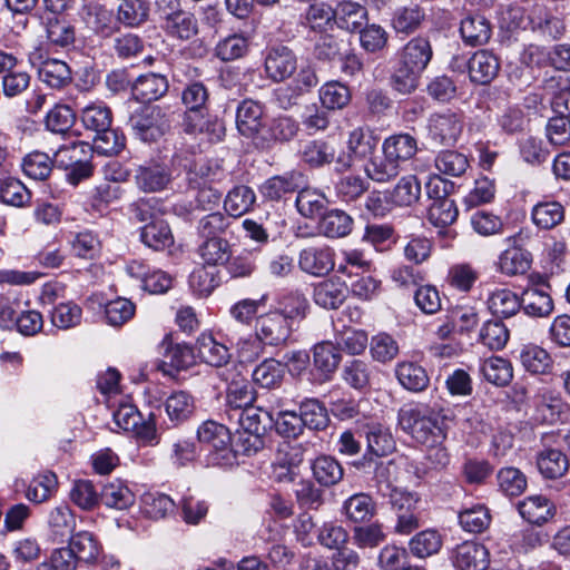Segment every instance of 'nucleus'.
Segmentation results:
<instances>
[{"label":"nucleus","instance_id":"39","mask_svg":"<svg viewBox=\"0 0 570 570\" xmlns=\"http://www.w3.org/2000/svg\"><path fill=\"white\" fill-rule=\"evenodd\" d=\"M313 478L322 487H333L344 476V470L341 463L330 455H320L311 464Z\"/></svg>","mask_w":570,"mask_h":570},{"label":"nucleus","instance_id":"19","mask_svg":"<svg viewBox=\"0 0 570 570\" xmlns=\"http://www.w3.org/2000/svg\"><path fill=\"white\" fill-rule=\"evenodd\" d=\"M171 180V174L167 165L149 161L140 165L135 170L137 187L146 193H155L165 189Z\"/></svg>","mask_w":570,"mask_h":570},{"label":"nucleus","instance_id":"32","mask_svg":"<svg viewBox=\"0 0 570 570\" xmlns=\"http://www.w3.org/2000/svg\"><path fill=\"white\" fill-rule=\"evenodd\" d=\"M45 24L47 38L53 46L69 48L75 43V26L65 16L49 14Z\"/></svg>","mask_w":570,"mask_h":570},{"label":"nucleus","instance_id":"8","mask_svg":"<svg viewBox=\"0 0 570 570\" xmlns=\"http://www.w3.org/2000/svg\"><path fill=\"white\" fill-rule=\"evenodd\" d=\"M390 503L396 517L394 531L397 534H410L422 525L419 499L412 493L394 492Z\"/></svg>","mask_w":570,"mask_h":570},{"label":"nucleus","instance_id":"35","mask_svg":"<svg viewBox=\"0 0 570 570\" xmlns=\"http://www.w3.org/2000/svg\"><path fill=\"white\" fill-rule=\"evenodd\" d=\"M518 510L529 523L542 525L553 517V504L542 495L528 497L519 502Z\"/></svg>","mask_w":570,"mask_h":570},{"label":"nucleus","instance_id":"41","mask_svg":"<svg viewBox=\"0 0 570 570\" xmlns=\"http://www.w3.org/2000/svg\"><path fill=\"white\" fill-rule=\"evenodd\" d=\"M399 383L411 392H422L430 383L424 367L414 362H401L395 367Z\"/></svg>","mask_w":570,"mask_h":570},{"label":"nucleus","instance_id":"34","mask_svg":"<svg viewBox=\"0 0 570 570\" xmlns=\"http://www.w3.org/2000/svg\"><path fill=\"white\" fill-rule=\"evenodd\" d=\"M521 308L531 317H547L553 311V301L551 295L541 288H527L521 297Z\"/></svg>","mask_w":570,"mask_h":570},{"label":"nucleus","instance_id":"40","mask_svg":"<svg viewBox=\"0 0 570 570\" xmlns=\"http://www.w3.org/2000/svg\"><path fill=\"white\" fill-rule=\"evenodd\" d=\"M99 501L106 507L125 510L135 503V494L124 481L116 479L106 483L99 493Z\"/></svg>","mask_w":570,"mask_h":570},{"label":"nucleus","instance_id":"42","mask_svg":"<svg viewBox=\"0 0 570 570\" xmlns=\"http://www.w3.org/2000/svg\"><path fill=\"white\" fill-rule=\"evenodd\" d=\"M537 465L546 479H558L566 474L569 469L567 455L558 449H546L539 452Z\"/></svg>","mask_w":570,"mask_h":570},{"label":"nucleus","instance_id":"1","mask_svg":"<svg viewBox=\"0 0 570 570\" xmlns=\"http://www.w3.org/2000/svg\"><path fill=\"white\" fill-rule=\"evenodd\" d=\"M186 170V183L189 191V210H214L218 207L223 193L214 183L223 174L218 166L186 159L183 164Z\"/></svg>","mask_w":570,"mask_h":570},{"label":"nucleus","instance_id":"50","mask_svg":"<svg viewBox=\"0 0 570 570\" xmlns=\"http://www.w3.org/2000/svg\"><path fill=\"white\" fill-rule=\"evenodd\" d=\"M234 220L220 212L210 213L199 219L197 235L200 239L224 238L229 232Z\"/></svg>","mask_w":570,"mask_h":570},{"label":"nucleus","instance_id":"62","mask_svg":"<svg viewBox=\"0 0 570 570\" xmlns=\"http://www.w3.org/2000/svg\"><path fill=\"white\" fill-rule=\"evenodd\" d=\"M148 17L149 3L146 0H126L117 12V20L128 27L140 26Z\"/></svg>","mask_w":570,"mask_h":570},{"label":"nucleus","instance_id":"11","mask_svg":"<svg viewBox=\"0 0 570 570\" xmlns=\"http://www.w3.org/2000/svg\"><path fill=\"white\" fill-rule=\"evenodd\" d=\"M451 560L456 570H488L490 552L482 543L468 540L452 550Z\"/></svg>","mask_w":570,"mask_h":570},{"label":"nucleus","instance_id":"15","mask_svg":"<svg viewBox=\"0 0 570 570\" xmlns=\"http://www.w3.org/2000/svg\"><path fill=\"white\" fill-rule=\"evenodd\" d=\"M264 107L252 99L243 100L236 112V126L239 134L252 139L255 147L257 138L266 122H263Z\"/></svg>","mask_w":570,"mask_h":570},{"label":"nucleus","instance_id":"26","mask_svg":"<svg viewBox=\"0 0 570 570\" xmlns=\"http://www.w3.org/2000/svg\"><path fill=\"white\" fill-rule=\"evenodd\" d=\"M347 297V286L340 278L317 283L313 289L315 304L326 309H337Z\"/></svg>","mask_w":570,"mask_h":570},{"label":"nucleus","instance_id":"58","mask_svg":"<svg viewBox=\"0 0 570 570\" xmlns=\"http://www.w3.org/2000/svg\"><path fill=\"white\" fill-rule=\"evenodd\" d=\"M165 407L171 422L181 423L193 415L195 401L189 393L177 391L166 400Z\"/></svg>","mask_w":570,"mask_h":570},{"label":"nucleus","instance_id":"30","mask_svg":"<svg viewBox=\"0 0 570 570\" xmlns=\"http://www.w3.org/2000/svg\"><path fill=\"white\" fill-rule=\"evenodd\" d=\"M367 23V10L353 1H341L335 7V24L350 32L361 30Z\"/></svg>","mask_w":570,"mask_h":570},{"label":"nucleus","instance_id":"28","mask_svg":"<svg viewBox=\"0 0 570 570\" xmlns=\"http://www.w3.org/2000/svg\"><path fill=\"white\" fill-rule=\"evenodd\" d=\"M255 400V393L250 383L238 374L230 379L226 393V406L230 413L229 420H234V415L245 407L252 406Z\"/></svg>","mask_w":570,"mask_h":570},{"label":"nucleus","instance_id":"47","mask_svg":"<svg viewBox=\"0 0 570 570\" xmlns=\"http://www.w3.org/2000/svg\"><path fill=\"white\" fill-rule=\"evenodd\" d=\"M348 42L338 35L322 32L314 45V57L320 61L342 59Z\"/></svg>","mask_w":570,"mask_h":570},{"label":"nucleus","instance_id":"38","mask_svg":"<svg viewBox=\"0 0 570 570\" xmlns=\"http://www.w3.org/2000/svg\"><path fill=\"white\" fill-rule=\"evenodd\" d=\"M39 79L53 89H61L68 86L72 80V73L69 66L58 59H47L38 68Z\"/></svg>","mask_w":570,"mask_h":570},{"label":"nucleus","instance_id":"9","mask_svg":"<svg viewBox=\"0 0 570 570\" xmlns=\"http://www.w3.org/2000/svg\"><path fill=\"white\" fill-rule=\"evenodd\" d=\"M429 136L439 146H454L463 130V119L460 114H434L429 119Z\"/></svg>","mask_w":570,"mask_h":570},{"label":"nucleus","instance_id":"4","mask_svg":"<svg viewBox=\"0 0 570 570\" xmlns=\"http://www.w3.org/2000/svg\"><path fill=\"white\" fill-rule=\"evenodd\" d=\"M197 438L208 448L209 464L217 466L234 464L236 455L232 448V435L225 425L207 421L198 428Z\"/></svg>","mask_w":570,"mask_h":570},{"label":"nucleus","instance_id":"20","mask_svg":"<svg viewBox=\"0 0 570 570\" xmlns=\"http://www.w3.org/2000/svg\"><path fill=\"white\" fill-rule=\"evenodd\" d=\"M469 76L472 82L479 85L490 83L499 73L500 60L489 50H479L468 62Z\"/></svg>","mask_w":570,"mask_h":570},{"label":"nucleus","instance_id":"12","mask_svg":"<svg viewBox=\"0 0 570 570\" xmlns=\"http://www.w3.org/2000/svg\"><path fill=\"white\" fill-rule=\"evenodd\" d=\"M299 130L298 122L289 116H279L266 122L257 138L256 148L271 149L277 142H287L296 137Z\"/></svg>","mask_w":570,"mask_h":570},{"label":"nucleus","instance_id":"55","mask_svg":"<svg viewBox=\"0 0 570 570\" xmlns=\"http://www.w3.org/2000/svg\"><path fill=\"white\" fill-rule=\"evenodd\" d=\"M125 141V136L109 126L108 129L94 134L92 145H90L91 153L96 151L104 156L118 155L124 149Z\"/></svg>","mask_w":570,"mask_h":570},{"label":"nucleus","instance_id":"59","mask_svg":"<svg viewBox=\"0 0 570 570\" xmlns=\"http://www.w3.org/2000/svg\"><path fill=\"white\" fill-rule=\"evenodd\" d=\"M299 414L304 426L321 431L328 425L327 410L322 402L316 399H306L299 405Z\"/></svg>","mask_w":570,"mask_h":570},{"label":"nucleus","instance_id":"23","mask_svg":"<svg viewBox=\"0 0 570 570\" xmlns=\"http://www.w3.org/2000/svg\"><path fill=\"white\" fill-rule=\"evenodd\" d=\"M433 57L431 42L428 38H412L402 49L400 62L423 72Z\"/></svg>","mask_w":570,"mask_h":570},{"label":"nucleus","instance_id":"17","mask_svg":"<svg viewBox=\"0 0 570 570\" xmlns=\"http://www.w3.org/2000/svg\"><path fill=\"white\" fill-rule=\"evenodd\" d=\"M166 351L158 368L166 375L175 376L176 373L187 370L195 363L194 350L185 343L173 344L170 337L163 341Z\"/></svg>","mask_w":570,"mask_h":570},{"label":"nucleus","instance_id":"51","mask_svg":"<svg viewBox=\"0 0 570 570\" xmlns=\"http://www.w3.org/2000/svg\"><path fill=\"white\" fill-rule=\"evenodd\" d=\"M80 119L86 130L96 134L111 126L112 112L104 102H92L81 110Z\"/></svg>","mask_w":570,"mask_h":570},{"label":"nucleus","instance_id":"10","mask_svg":"<svg viewBox=\"0 0 570 570\" xmlns=\"http://www.w3.org/2000/svg\"><path fill=\"white\" fill-rule=\"evenodd\" d=\"M377 139L368 130L356 128L351 131L347 146L348 153L340 151L336 157V171L348 170L353 165V156L366 158L372 155Z\"/></svg>","mask_w":570,"mask_h":570},{"label":"nucleus","instance_id":"25","mask_svg":"<svg viewBox=\"0 0 570 570\" xmlns=\"http://www.w3.org/2000/svg\"><path fill=\"white\" fill-rule=\"evenodd\" d=\"M508 242L513 243V245L504 249L500 255L498 263L499 271L508 276L525 274L531 267V253L517 246L515 237L508 238Z\"/></svg>","mask_w":570,"mask_h":570},{"label":"nucleus","instance_id":"21","mask_svg":"<svg viewBox=\"0 0 570 570\" xmlns=\"http://www.w3.org/2000/svg\"><path fill=\"white\" fill-rule=\"evenodd\" d=\"M535 411L540 420L548 424L566 422L570 417V405L552 392L535 396Z\"/></svg>","mask_w":570,"mask_h":570},{"label":"nucleus","instance_id":"27","mask_svg":"<svg viewBox=\"0 0 570 570\" xmlns=\"http://www.w3.org/2000/svg\"><path fill=\"white\" fill-rule=\"evenodd\" d=\"M301 159L313 168H320L336 163L337 153L335 146L326 140L315 139L301 144Z\"/></svg>","mask_w":570,"mask_h":570},{"label":"nucleus","instance_id":"22","mask_svg":"<svg viewBox=\"0 0 570 570\" xmlns=\"http://www.w3.org/2000/svg\"><path fill=\"white\" fill-rule=\"evenodd\" d=\"M281 313L293 326L303 321L309 309L307 297L298 289H292L281 294L276 299V306L272 308Z\"/></svg>","mask_w":570,"mask_h":570},{"label":"nucleus","instance_id":"43","mask_svg":"<svg viewBox=\"0 0 570 570\" xmlns=\"http://www.w3.org/2000/svg\"><path fill=\"white\" fill-rule=\"evenodd\" d=\"M141 242L154 250H164L174 243L169 225L164 219H156L141 227Z\"/></svg>","mask_w":570,"mask_h":570},{"label":"nucleus","instance_id":"56","mask_svg":"<svg viewBox=\"0 0 570 570\" xmlns=\"http://www.w3.org/2000/svg\"><path fill=\"white\" fill-rule=\"evenodd\" d=\"M249 48V40L240 33H233L220 39L215 47V56L222 61H234L243 58Z\"/></svg>","mask_w":570,"mask_h":570},{"label":"nucleus","instance_id":"36","mask_svg":"<svg viewBox=\"0 0 570 570\" xmlns=\"http://www.w3.org/2000/svg\"><path fill=\"white\" fill-rule=\"evenodd\" d=\"M160 28L168 37L187 41L197 36L198 21L193 12L185 9L174 18L167 20Z\"/></svg>","mask_w":570,"mask_h":570},{"label":"nucleus","instance_id":"24","mask_svg":"<svg viewBox=\"0 0 570 570\" xmlns=\"http://www.w3.org/2000/svg\"><path fill=\"white\" fill-rule=\"evenodd\" d=\"M131 89L136 99L141 101H155L167 94L169 82L167 77L163 73L148 72L139 76L134 81Z\"/></svg>","mask_w":570,"mask_h":570},{"label":"nucleus","instance_id":"16","mask_svg":"<svg viewBox=\"0 0 570 570\" xmlns=\"http://www.w3.org/2000/svg\"><path fill=\"white\" fill-rule=\"evenodd\" d=\"M244 434H252V446H264L263 436L267 431V426L272 423V416L268 412L249 406L239 411L234 415Z\"/></svg>","mask_w":570,"mask_h":570},{"label":"nucleus","instance_id":"33","mask_svg":"<svg viewBox=\"0 0 570 570\" xmlns=\"http://www.w3.org/2000/svg\"><path fill=\"white\" fill-rule=\"evenodd\" d=\"M460 33L466 45H485L492 33L490 22L481 14H470L461 21Z\"/></svg>","mask_w":570,"mask_h":570},{"label":"nucleus","instance_id":"44","mask_svg":"<svg viewBox=\"0 0 570 570\" xmlns=\"http://www.w3.org/2000/svg\"><path fill=\"white\" fill-rule=\"evenodd\" d=\"M521 305L520 297L509 288H495L488 297V307L491 313L505 318L515 315Z\"/></svg>","mask_w":570,"mask_h":570},{"label":"nucleus","instance_id":"2","mask_svg":"<svg viewBox=\"0 0 570 570\" xmlns=\"http://www.w3.org/2000/svg\"><path fill=\"white\" fill-rule=\"evenodd\" d=\"M397 423L404 432L422 444H438L445 438L443 422L428 407L410 405L400 409Z\"/></svg>","mask_w":570,"mask_h":570},{"label":"nucleus","instance_id":"48","mask_svg":"<svg viewBox=\"0 0 570 570\" xmlns=\"http://www.w3.org/2000/svg\"><path fill=\"white\" fill-rule=\"evenodd\" d=\"M204 265H225L232 257V246L225 238L203 240L197 249Z\"/></svg>","mask_w":570,"mask_h":570},{"label":"nucleus","instance_id":"7","mask_svg":"<svg viewBox=\"0 0 570 570\" xmlns=\"http://www.w3.org/2000/svg\"><path fill=\"white\" fill-rule=\"evenodd\" d=\"M367 451L363 456L353 462V466L362 472L370 474L374 459H381L395 450V441L389 429L381 424L368 426L366 431Z\"/></svg>","mask_w":570,"mask_h":570},{"label":"nucleus","instance_id":"31","mask_svg":"<svg viewBox=\"0 0 570 570\" xmlns=\"http://www.w3.org/2000/svg\"><path fill=\"white\" fill-rule=\"evenodd\" d=\"M342 512L348 521L364 523L376 514V504L370 494L360 492L343 502Z\"/></svg>","mask_w":570,"mask_h":570},{"label":"nucleus","instance_id":"45","mask_svg":"<svg viewBox=\"0 0 570 570\" xmlns=\"http://www.w3.org/2000/svg\"><path fill=\"white\" fill-rule=\"evenodd\" d=\"M285 375V365L275 358H266L253 373V382L263 389L279 387Z\"/></svg>","mask_w":570,"mask_h":570},{"label":"nucleus","instance_id":"63","mask_svg":"<svg viewBox=\"0 0 570 570\" xmlns=\"http://www.w3.org/2000/svg\"><path fill=\"white\" fill-rule=\"evenodd\" d=\"M459 522L464 531L482 533L491 523V515L484 505H474L459 513Z\"/></svg>","mask_w":570,"mask_h":570},{"label":"nucleus","instance_id":"46","mask_svg":"<svg viewBox=\"0 0 570 570\" xmlns=\"http://www.w3.org/2000/svg\"><path fill=\"white\" fill-rule=\"evenodd\" d=\"M396 470L397 466L392 460L382 461L374 459L373 468L370 472L373 473L374 487L377 489V492L383 497H389L390 501L392 500V493L402 492L394 487Z\"/></svg>","mask_w":570,"mask_h":570},{"label":"nucleus","instance_id":"14","mask_svg":"<svg viewBox=\"0 0 570 570\" xmlns=\"http://www.w3.org/2000/svg\"><path fill=\"white\" fill-rule=\"evenodd\" d=\"M297 69L295 53L285 46H275L268 49L265 57V71L267 77L281 82L294 75Z\"/></svg>","mask_w":570,"mask_h":570},{"label":"nucleus","instance_id":"60","mask_svg":"<svg viewBox=\"0 0 570 570\" xmlns=\"http://www.w3.org/2000/svg\"><path fill=\"white\" fill-rule=\"evenodd\" d=\"M320 99L326 109H343L351 101V91L347 86L340 81H330L321 88Z\"/></svg>","mask_w":570,"mask_h":570},{"label":"nucleus","instance_id":"54","mask_svg":"<svg viewBox=\"0 0 570 570\" xmlns=\"http://www.w3.org/2000/svg\"><path fill=\"white\" fill-rule=\"evenodd\" d=\"M256 195L254 190L245 185L234 187L224 200L225 210L229 216L236 218L252 209Z\"/></svg>","mask_w":570,"mask_h":570},{"label":"nucleus","instance_id":"18","mask_svg":"<svg viewBox=\"0 0 570 570\" xmlns=\"http://www.w3.org/2000/svg\"><path fill=\"white\" fill-rule=\"evenodd\" d=\"M334 253L327 246H309L299 252L298 267L313 276L327 275L334 268Z\"/></svg>","mask_w":570,"mask_h":570},{"label":"nucleus","instance_id":"37","mask_svg":"<svg viewBox=\"0 0 570 570\" xmlns=\"http://www.w3.org/2000/svg\"><path fill=\"white\" fill-rule=\"evenodd\" d=\"M353 219L341 209L325 212L317 224L320 234L328 238H338L348 235L352 230Z\"/></svg>","mask_w":570,"mask_h":570},{"label":"nucleus","instance_id":"5","mask_svg":"<svg viewBox=\"0 0 570 570\" xmlns=\"http://www.w3.org/2000/svg\"><path fill=\"white\" fill-rule=\"evenodd\" d=\"M128 125L139 139L153 142L169 130L170 120L163 107L148 104L131 112Z\"/></svg>","mask_w":570,"mask_h":570},{"label":"nucleus","instance_id":"6","mask_svg":"<svg viewBox=\"0 0 570 570\" xmlns=\"http://www.w3.org/2000/svg\"><path fill=\"white\" fill-rule=\"evenodd\" d=\"M255 336L265 346H284L293 333V325L281 313L269 309L255 320Z\"/></svg>","mask_w":570,"mask_h":570},{"label":"nucleus","instance_id":"13","mask_svg":"<svg viewBox=\"0 0 570 570\" xmlns=\"http://www.w3.org/2000/svg\"><path fill=\"white\" fill-rule=\"evenodd\" d=\"M47 538L52 543L67 542L76 530V517L67 504L52 508L46 518Z\"/></svg>","mask_w":570,"mask_h":570},{"label":"nucleus","instance_id":"53","mask_svg":"<svg viewBox=\"0 0 570 570\" xmlns=\"http://www.w3.org/2000/svg\"><path fill=\"white\" fill-rule=\"evenodd\" d=\"M416 140L409 134L395 135L385 139L383 153L399 166L416 154Z\"/></svg>","mask_w":570,"mask_h":570},{"label":"nucleus","instance_id":"64","mask_svg":"<svg viewBox=\"0 0 570 570\" xmlns=\"http://www.w3.org/2000/svg\"><path fill=\"white\" fill-rule=\"evenodd\" d=\"M434 164L435 168L441 174L452 177L463 175L469 167L466 156L456 150H444L439 153L434 159Z\"/></svg>","mask_w":570,"mask_h":570},{"label":"nucleus","instance_id":"3","mask_svg":"<svg viewBox=\"0 0 570 570\" xmlns=\"http://www.w3.org/2000/svg\"><path fill=\"white\" fill-rule=\"evenodd\" d=\"M208 90L203 82L195 81L186 86L181 92V101L186 107L185 127L186 131L194 132H217L222 130V124L216 117H212L208 107Z\"/></svg>","mask_w":570,"mask_h":570},{"label":"nucleus","instance_id":"52","mask_svg":"<svg viewBox=\"0 0 570 570\" xmlns=\"http://www.w3.org/2000/svg\"><path fill=\"white\" fill-rule=\"evenodd\" d=\"M443 544L442 535L434 529H426L416 533L409 541L410 552L420 559L436 554Z\"/></svg>","mask_w":570,"mask_h":570},{"label":"nucleus","instance_id":"49","mask_svg":"<svg viewBox=\"0 0 570 570\" xmlns=\"http://www.w3.org/2000/svg\"><path fill=\"white\" fill-rule=\"evenodd\" d=\"M480 371L483 377L495 386H507L513 379L512 364L501 356L484 360Z\"/></svg>","mask_w":570,"mask_h":570},{"label":"nucleus","instance_id":"61","mask_svg":"<svg viewBox=\"0 0 570 570\" xmlns=\"http://www.w3.org/2000/svg\"><path fill=\"white\" fill-rule=\"evenodd\" d=\"M421 196V184L416 176L407 175L402 177L391 194V200L397 206H411Z\"/></svg>","mask_w":570,"mask_h":570},{"label":"nucleus","instance_id":"29","mask_svg":"<svg viewBox=\"0 0 570 570\" xmlns=\"http://www.w3.org/2000/svg\"><path fill=\"white\" fill-rule=\"evenodd\" d=\"M199 358L214 367H226L232 354L227 346L217 342L212 334L203 333L196 342Z\"/></svg>","mask_w":570,"mask_h":570},{"label":"nucleus","instance_id":"57","mask_svg":"<svg viewBox=\"0 0 570 570\" xmlns=\"http://www.w3.org/2000/svg\"><path fill=\"white\" fill-rule=\"evenodd\" d=\"M564 219L563 206L554 200L537 204L532 209L533 223L542 229H551Z\"/></svg>","mask_w":570,"mask_h":570}]
</instances>
